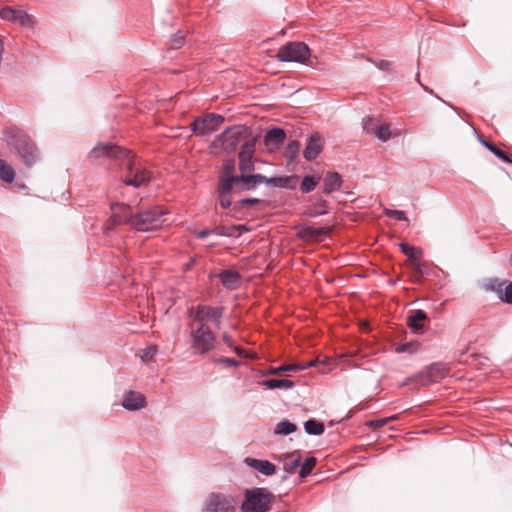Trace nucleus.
Instances as JSON below:
<instances>
[{"label": "nucleus", "instance_id": "f257e3e1", "mask_svg": "<svg viewBox=\"0 0 512 512\" xmlns=\"http://www.w3.org/2000/svg\"><path fill=\"white\" fill-rule=\"evenodd\" d=\"M2 140L14 151L27 169L35 166L41 159L40 150L30 135L17 125L6 126Z\"/></svg>", "mask_w": 512, "mask_h": 512}, {"label": "nucleus", "instance_id": "f03ea898", "mask_svg": "<svg viewBox=\"0 0 512 512\" xmlns=\"http://www.w3.org/2000/svg\"><path fill=\"white\" fill-rule=\"evenodd\" d=\"M91 163L100 164L105 161H117L127 170H133V156L131 151L111 142H100L88 153Z\"/></svg>", "mask_w": 512, "mask_h": 512}, {"label": "nucleus", "instance_id": "7ed1b4c3", "mask_svg": "<svg viewBox=\"0 0 512 512\" xmlns=\"http://www.w3.org/2000/svg\"><path fill=\"white\" fill-rule=\"evenodd\" d=\"M251 136V130L245 125H234L226 128L212 142L214 148H220L227 154L233 153L239 143Z\"/></svg>", "mask_w": 512, "mask_h": 512}, {"label": "nucleus", "instance_id": "20e7f679", "mask_svg": "<svg viewBox=\"0 0 512 512\" xmlns=\"http://www.w3.org/2000/svg\"><path fill=\"white\" fill-rule=\"evenodd\" d=\"M273 493L265 488H252L244 492L241 512H268L271 508Z\"/></svg>", "mask_w": 512, "mask_h": 512}, {"label": "nucleus", "instance_id": "39448f33", "mask_svg": "<svg viewBox=\"0 0 512 512\" xmlns=\"http://www.w3.org/2000/svg\"><path fill=\"white\" fill-rule=\"evenodd\" d=\"M224 312L225 307L222 305L210 306L199 304L189 308L187 315L196 325H208V322H212L216 328H220Z\"/></svg>", "mask_w": 512, "mask_h": 512}, {"label": "nucleus", "instance_id": "423d86ee", "mask_svg": "<svg viewBox=\"0 0 512 512\" xmlns=\"http://www.w3.org/2000/svg\"><path fill=\"white\" fill-rule=\"evenodd\" d=\"M191 348L196 354L206 355L216 345V335L209 325H196L190 332Z\"/></svg>", "mask_w": 512, "mask_h": 512}, {"label": "nucleus", "instance_id": "0eeeda50", "mask_svg": "<svg viewBox=\"0 0 512 512\" xmlns=\"http://www.w3.org/2000/svg\"><path fill=\"white\" fill-rule=\"evenodd\" d=\"M163 210L159 206H153L141 212L133 214L131 228L147 232L158 229L162 225Z\"/></svg>", "mask_w": 512, "mask_h": 512}, {"label": "nucleus", "instance_id": "6e6552de", "mask_svg": "<svg viewBox=\"0 0 512 512\" xmlns=\"http://www.w3.org/2000/svg\"><path fill=\"white\" fill-rule=\"evenodd\" d=\"M310 56V48L304 42H289L282 46L276 55L281 62H297L300 64H305Z\"/></svg>", "mask_w": 512, "mask_h": 512}, {"label": "nucleus", "instance_id": "1a4fd4ad", "mask_svg": "<svg viewBox=\"0 0 512 512\" xmlns=\"http://www.w3.org/2000/svg\"><path fill=\"white\" fill-rule=\"evenodd\" d=\"M225 118L216 113H208L203 117H197L191 123V131L199 137L211 135L224 123Z\"/></svg>", "mask_w": 512, "mask_h": 512}, {"label": "nucleus", "instance_id": "9d476101", "mask_svg": "<svg viewBox=\"0 0 512 512\" xmlns=\"http://www.w3.org/2000/svg\"><path fill=\"white\" fill-rule=\"evenodd\" d=\"M111 215L107 220L104 229L112 230L116 226L132 224V211L130 205L122 202H112L110 204Z\"/></svg>", "mask_w": 512, "mask_h": 512}, {"label": "nucleus", "instance_id": "9b49d317", "mask_svg": "<svg viewBox=\"0 0 512 512\" xmlns=\"http://www.w3.org/2000/svg\"><path fill=\"white\" fill-rule=\"evenodd\" d=\"M235 509L233 497L212 492L204 503L203 512H235Z\"/></svg>", "mask_w": 512, "mask_h": 512}, {"label": "nucleus", "instance_id": "f8f14e48", "mask_svg": "<svg viewBox=\"0 0 512 512\" xmlns=\"http://www.w3.org/2000/svg\"><path fill=\"white\" fill-rule=\"evenodd\" d=\"M257 139L254 137L244 142L239 152V170L241 173L254 171L253 156L255 154V145Z\"/></svg>", "mask_w": 512, "mask_h": 512}, {"label": "nucleus", "instance_id": "ddd939ff", "mask_svg": "<svg viewBox=\"0 0 512 512\" xmlns=\"http://www.w3.org/2000/svg\"><path fill=\"white\" fill-rule=\"evenodd\" d=\"M229 179H233L235 191L240 192L251 190L266 181V177L261 174L247 175L246 173H241L239 177H230Z\"/></svg>", "mask_w": 512, "mask_h": 512}, {"label": "nucleus", "instance_id": "4468645a", "mask_svg": "<svg viewBox=\"0 0 512 512\" xmlns=\"http://www.w3.org/2000/svg\"><path fill=\"white\" fill-rule=\"evenodd\" d=\"M448 373V368L443 363H432L424 371L419 373L418 378L423 381L424 384L438 382L443 379Z\"/></svg>", "mask_w": 512, "mask_h": 512}, {"label": "nucleus", "instance_id": "2eb2a0df", "mask_svg": "<svg viewBox=\"0 0 512 512\" xmlns=\"http://www.w3.org/2000/svg\"><path fill=\"white\" fill-rule=\"evenodd\" d=\"M132 177L122 179L124 185L133 186L135 188H139L143 185H147L151 180V175L148 170L145 168H138L135 165V161L133 160V170L132 172L128 170Z\"/></svg>", "mask_w": 512, "mask_h": 512}, {"label": "nucleus", "instance_id": "dca6fc26", "mask_svg": "<svg viewBox=\"0 0 512 512\" xmlns=\"http://www.w3.org/2000/svg\"><path fill=\"white\" fill-rule=\"evenodd\" d=\"M324 147V139L318 133L311 134L308 138L303 156L307 161L316 159L322 152Z\"/></svg>", "mask_w": 512, "mask_h": 512}, {"label": "nucleus", "instance_id": "f3484780", "mask_svg": "<svg viewBox=\"0 0 512 512\" xmlns=\"http://www.w3.org/2000/svg\"><path fill=\"white\" fill-rule=\"evenodd\" d=\"M233 189H235V186L233 185V179L224 178L219 181L218 194L222 208L227 209L231 206L232 200L230 193Z\"/></svg>", "mask_w": 512, "mask_h": 512}, {"label": "nucleus", "instance_id": "a211bd4d", "mask_svg": "<svg viewBox=\"0 0 512 512\" xmlns=\"http://www.w3.org/2000/svg\"><path fill=\"white\" fill-rule=\"evenodd\" d=\"M286 133L282 128H272L265 133L264 144L269 150L278 148L285 141Z\"/></svg>", "mask_w": 512, "mask_h": 512}, {"label": "nucleus", "instance_id": "6ab92c4d", "mask_svg": "<svg viewBox=\"0 0 512 512\" xmlns=\"http://www.w3.org/2000/svg\"><path fill=\"white\" fill-rule=\"evenodd\" d=\"M122 405L129 411L139 410L146 406V398L142 393L131 390L125 394Z\"/></svg>", "mask_w": 512, "mask_h": 512}, {"label": "nucleus", "instance_id": "aec40b11", "mask_svg": "<svg viewBox=\"0 0 512 512\" xmlns=\"http://www.w3.org/2000/svg\"><path fill=\"white\" fill-rule=\"evenodd\" d=\"M299 182V178L297 175L290 176H280V177H266L267 185H271L273 187L286 188V189H295Z\"/></svg>", "mask_w": 512, "mask_h": 512}, {"label": "nucleus", "instance_id": "412c9836", "mask_svg": "<svg viewBox=\"0 0 512 512\" xmlns=\"http://www.w3.org/2000/svg\"><path fill=\"white\" fill-rule=\"evenodd\" d=\"M222 285L229 290H235L240 286L241 276L238 271L223 270L218 274Z\"/></svg>", "mask_w": 512, "mask_h": 512}, {"label": "nucleus", "instance_id": "4be33fe9", "mask_svg": "<svg viewBox=\"0 0 512 512\" xmlns=\"http://www.w3.org/2000/svg\"><path fill=\"white\" fill-rule=\"evenodd\" d=\"M245 463L249 467L259 471L265 476H271L276 472V466L268 460H260L248 457L245 459Z\"/></svg>", "mask_w": 512, "mask_h": 512}, {"label": "nucleus", "instance_id": "5701e85b", "mask_svg": "<svg viewBox=\"0 0 512 512\" xmlns=\"http://www.w3.org/2000/svg\"><path fill=\"white\" fill-rule=\"evenodd\" d=\"M250 231V228L245 225H232V226H219L213 229L215 235L225 237H239L242 234Z\"/></svg>", "mask_w": 512, "mask_h": 512}, {"label": "nucleus", "instance_id": "b1692460", "mask_svg": "<svg viewBox=\"0 0 512 512\" xmlns=\"http://www.w3.org/2000/svg\"><path fill=\"white\" fill-rule=\"evenodd\" d=\"M342 177L338 172H329L324 178L323 192L325 194L333 193L342 186Z\"/></svg>", "mask_w": 512, "mask_h": 512}, {"label": "nucleus", "instance_id": "393cba45", "mask_svg": "<svg viewBox=\"0 0 512 512\" xmlns=\"http://www.w3.org/2000/svg\"><path fill=\"white\" fill-rule=\"evenodd\" d=\"M16 177V173L12 165L6 160L0 159V180L5 183H13Z\"/></svg>", "mask_w": 512, "mask_h": 512}, {"label": "nucleus", "instance_id": "a878e982", "mask_svg": "<svg viewBox=\"0 0 512 512\" xmlns=\"http://www.w3.org/2000/svg\"><path fill=\"white\" fill-rule=\"evenodd\" d=\"M482 145L487 148L491 153H493L496 157L501 159L502 161L506 163L512 164V154H507L505 151L499 149L495 144L486 141V140H480Z\"/></svg>", "mask_w": 512, "mask_h": 512}, {"label": "nucleus", "instance_id": "bb28decb", "mask_svg": "<svg viewBox=\"0 0 512 512\" xmlns=\"http://www.w3.org/2000/svg\"><path fill=\"white\" fill-rule=\"evenodd\" d=\"M398 247L400 248L402 253H404L407 256L408 260L411 262H414L417 259H421L422 255H423V252L420 248L411 246L406 243H399Z\"/></svg>", "mask_w": 512, "mask_h": 512}, {"label": "nucleus", "instance_id": "cd10ccee", "mask_svg": "<svg viewBox=\"0 0 512 512\" xmlns=\"http://www.w3.org/2000/svg\"><path fill=\"white\" fill-rule=\"evenodd\" d=\"M261 385L268 389L285 388L291 389L294 387V382L289 379H267L261 382Z\"/></svg>", "mask_w": 512, "mask_h": 512}, {"label": "nucleus", "instance_id": "c85d7f7f", "mask_svg": "<svg viewBox=\"0 0 512 512\" xmlns=\"http://www.w3.org/2000/svg\"><path fill=\"white\" fill-rule=\"evenodd\" d=\"M428 316L423 310H416L408 318V325L414 330H419L423 327L422 322L427 320Z\"/></svg>", "mask_w": 512, "mask_h": 512}, {"label": "nucleus", "instance_id": "c756f323", "mask_svg": "<svg viewBox=\"0 0 512 512\" xmlns=\"http://www.w3.org/2000/svg\"><path fill=\"white\" fill-rule=\"evenodd\" d=\"M504 285H506V280H499L498 278H490L484 282L483 288L486 291L495 292L498 295V297H500V295L503 291Z\"/></svg>", "mask_w": 512, "mask_h": 512}, {"label": "nucleus", "instance_id": "7c9ffc66", "mask_svg": "<svg viewBox=\"0 0 512 512\" xmlns=\"http://www.w3.org/2000/svg\"><path fill=\"white\" fill-rule=\"evenodd\" d=\"M301 144L297 140L290 141L285 148V157L288 163H292L296 160L300 153Z\"/></svg>", "mask_w": 512, "mask_h": 512}, {"label": "nucleus", "instance_id": "2f4dec72", "mask_svg": "<svg viewBox=\"0 0 512 512\" xmlns=\"http://www.w3.org/2000/svg\"><path fill=\"white\" fill-rule=\"evenodd\" d=\"M305 432L309 435H321L324 430V424L315 419H309L304 423Z\"/></svg>", "mask_w": 512, "mask_h": 512}, {"label": "nucleus", "instance_id": "473e14b6", "mask_svg": "<svg viewBox=\"0 0 512 512\" xmlns=\"http://www.w3.org/2000/svg\"><path fill=\"white\" fill-rule=\"evenodd\" d=\"M297 430V426L289 420H282L276 424L274 433L276 435H289Z\"/></svg>", "mask_w": 512, "mask_h": 512}, {"label": "nucleus", "instance_id": "72a5a7b5", "mask_svg": "<svg viewBox=\"0 0 512 512\" xmlns=\"http://www.w3.org/2000/svg\"><path fill=\"white\" fill-rule=\"evenodd\" d=\"M326 213L327 201L323 198H318L313 204V207L311 208V211L308 213V215L311 217H317L320 215H325Z\"/></svg>", "mask_w": 512, "mask_h": 512}, {"label": "nucleus", "instance_id": "f704fd0d", "mask_svg": "<svg viewBox=\"0 0 512 512\" xmlns=\"http://www.w3.org/2000/svg\"><path fill=\"white\" fill-rule=\"evenodd\" d=\"M16 23H19L22 27L32 28L35 24V21L32 15L23 10H17Z\"/></svg>", "mask_w": 512, "mask_h": 512}, {"label": "nucleus", "instance_id": "c9c22d12", "mask_svg": "<svg viewBox=\"0 0 512 512\" xmlns=\"http://www.w3.org/2000/svg\"><path fill=\"white\" fill-rule=\"evenodd\" d=\"M320 178H316L314 176L306 175L301 183L300 190L303 193L312 192L319 183Z\"/></svg>", "mask_w": 512, "mask_h": 512}, {"label": "nucleus", "instance_id": "e433bc0d", "mask_svg": "<svg viewBox=\"0 0 512 512\" xmlns=\"http://www.w3.org/2000/svg\"><path fill=\"white\" fill-rule=\"evenodd\" d=\"M420 349V343L417 341H410L406 343H400L395 346V351L397 353H410L413 354Z\"/></svg>", "mask_w": 512, "mask_h": 512}, {"label": "nucleus", "instance_id": "4c0bfd02", "mask_svg": "<svg viewBox=\"0 0 512 512\" xmlns=\"http://www.w3.org/2000/svg\"><path fill=\"white\" fill-rule=\"evenodd\" d=\"M315 465H316L315 457L306 458L302 464L300 463L299 476L301 478L307 477L312 472Z\"/></svg>", "mask_w": 512, "mask_h": 512}, {"label": "nucleus", "instance_id": "58836bf2", "mask_svg": "<svg viewBox=\"0 0 512 512\" xmlns=\"http://www.w3.org/2000/svg\"><path fill=\"white\" fill-rule=\"evenodd\" d=\"M299 371V364H287L278 367L270 368L267 372L268 375H278L283 372Z\"/></svg>", "mask_w": 512, "mask_h": 512}, {"label": "nucleus", "instance_id": "ea45409f", "mask_svg": "<svg viewBox=\"0 0 512 512\" xmlns=\"http://www.w3.org/2000/svg\"><path fill=\"white\" fill-rule=\"evenodd\" d=\"M260 203H266V202L263 200H260L258 198H244V199L239 200L237 203H235L233 210L238 211L240 209L250 207L252 205L260 204Z\"/></svg>", "mask_w": 512, "mask_h": 512}, {"label": "nucleus", "instance_id": "a19ab883", "mask_svg": "<svg viewBox=\"0 0 512 512\" xmlns=\"http://www.w3.org/2000/svg\"><path fill=\"white\" fill-rule=\"evenodd\" d=\"M330 232L329 227H320V228H313V227H306L303 229V234L305 236L309 237H318L321 235H327Z\"/></svg>", "mask_w": 512, "mask_h": 512}, {"label": "nucleus", "instance_id": "79ce46f5", "mask_svg": "<svg viewBox=\"0 0 512 512\" xmlns=\"http://www.w3.org/2000/svg\"><path fill=\"white\" fill-rule=\"evenodd\" d=\"M375 135L383 142L388 141L391 138L390 126L388 124H381L376 128Z\"/></svg>", "mask_w": 512, "mask_h": 512}, {"label": "nucleus", "instance_id": "37998d69", "mask_svg": "<svg viewBox=\"0 0 512 512\" xmlns=\"http://www.w3.org/2000/svg\"><path fill=\"white\" fill-rule=\"evenodd\" d=\"M17 9L6 6L0 9V18L12 23H16Z\"/></svg>", "mask_w": 512, "mask_h": 512}, {"label": "nucleus", "instance_id": "c03bdc74", "mask_svg": "<svg viewBox=\"0 0 512 512\" xmlns=\"http://www.w3.org/2000/svg\"><path fill=\"white\" fill-rule=\"evenodd\" d=\"M235 170V160L234 159H228L223 163V169L222 174L224 178H230V177H238L237 175H233V172Z\"/></svg>", "mask_w": 512, "mask_h": 512}, {"label": "nucleus", "instance_id": "a18cd8bd", "mask_svg": "<svg viewBox=\"0 0 512 512\" xmlns=\"http://www.w3.org/2000/svg\"><path fill=\"white\" fill-rule=\"evenodd\" d=\"M426 264L424 262L421 261V259H417L416 261L413 262V269L416 273L415 275V281L416 282H419L420 279L422 278V276L424 274H426Z\"/></svg>", "mask_w": 512, "mask_h": 512}, {"label": "nucleus", "instance_id": "49530a36", "mask_svg": "<svg viewBox=\"0 0 512 512\" xmlns=\"http://www.w3.org/2000/svg\"><path fill=\"white\" fill-rule=\"evenodd\" d=\"M300 463H301L300 456H297V457L291 459L289 462H286L284 464V470L286 472V475L284 476V478H286L287 475L293 474L294 471L300 466Z\"/></svg>", "mask_w": 512, "mask_h": 512}, {"label": "nucleus", "instance_id": "de8ad7c7", "mask_svg": "<svg viewBox=\"0 0 512 512\" xmlns=\"http://www.w3.org/2000/svg\"><path fill=\"white\" fill-rule=\"evenodd\" d=\"M499 299L504 303L512 304V282L506 281Z\"/></svg>", "mask_w": 512, "mask_h": 512}, {"label": "nucleus", "instance_id": "09e8293b", "mask_svg": "<svg viewBox=\"0 0 512 512\" xmlns=\"http://www.w3.org/2000/svg\"><path fill=\"white\" fill-rule=\"evenodd\" d=\"M384 214L388 217L394 218L399 221H406L407 217L404 211L400 210H392V209H384Z\"/></svg>", "mask_w": 512, "mask_h": 512}, {"label": "nucleus", "instance_id": "8fccbe9b", "mask_svg": "<svg viewBox=\"0 0 512 512\" xmlns=\"http://www.w3.org/2000/svg\"><path fill=\"white\" fill-rule=\"evenodd\" d=\"M185 44V36L180 32L174 34L171 38V48L179 49Z\"/></svg>", "mask_w": 512, "mask_h": 512}, {"label": "nucleus", "instance_id": "3c124183", "mask_svg": "<svg viewBox=\"0 0 512 512\" xmlns=\"http://www.w3.org/2000/svg\"><path fill=\"white\" fill-rule=\"evenodd\" d=\"M375 66L383 71H390L392 69V63L388 60H379L374 62Z\"/></svg>", "mask_w": 512, "mask_h": 512}, {"label": "nucleus", "instance_id": "603ef678", "mask_svg": "<svg viewBox=\"0 0 512 512\" xmlns=\"http://www.w3.org/2000/svg\"><path fill=\"white\" fill-rule=\"evenodd\" d=\"M391 418H383V419H376V420H371L367 423L368 426L370 427H382L384 426L388 420H390Z\"/></svg>", "mask_w": 512, "mask_h": 512}, {"label": "nucleus", "instance_id": "864d4df0", "mask_svg": "<svg viewBox=\"0 0 512 512\" xmlns=\"http://www.w3.org/2000/svg\"><path fill=\"white\" fill-rule=\"evenodd\" d=\"M218 362L220 363H224L228 366H231V367H237L239 366V362L233 358H228V357H222L218 360Z\"/></svg>", "mask_w": 512, "mask_h": 512}, {"label": "nucleus", "instance_id": "5fc2aeb1", "mask_svg": "<svg viewBox=\"0 0 512 512\" xmlns=\"http://www.w3.org/2000/svg\"><path fill=\"white\" fill-rule=\"evenodd\" d=\"M211 234H214L213 229L212 230L203 229V230L198 231L196 233V236L199 239H203V238H205V237H207L208 235H211Z\"/></svg>", "mask_w": 512, "mask_h": 512}, {"label": "nucleus", "instance_id": "6e6d98bb", "mask_svg": "<svg viewBox=\"0 0 512 512\" xmlns=\"http://www.w3.org/2000/svg\"><path fill=\"white\" fill-rule=\"evenodd\" d=\"M222 340L228 347H234L233 339L228 333L222 335Z\"/></svg>", "mask_w": 512, "mask_h": 512}, {"label": "nucleus", "instance_id": "4d7b16f0", "mask_svg": "<svg viewBox=\"0 0 512 512\" xmlns=\"http://www.w3.org/2000/svg\"><path fill=\"white\" fill-rule=\"evenodd\" d=\"M317 363V361L315 360H312V361H309V362H304V363H298L299 364V370H305L307 368H310V367H313L315 366Z\"/></svg>", "mask_w": 512, "mask_h": 512}, {"label": "nucleus", "instance_id": "13d9d810", "mask_svg": "<svg viewBox=\"0 0 512 512\" xmlns=\"http://www.w3.org/2000/svg\"><path fill=\"white\" fill-rule=\"evenodd\" d=\"M156 353V348L155 347H149L146 351H145V357H153V355Z\"/></svg>", "mask_w": 512, "mask_h": 512}, {"label": "nucleus", "instance_id": "bf43d9fd", "mask_svg": "<svg viewBox=\"0 0 512 512\" xmlns=\"http://www.w3.org/2000/svg\"><path fill=\"white\" fill-rule=\"evenodd\" d=\"M231 348H232V349L237 353V355H239V356H242V355H243V353H244V349H243V348H241V347H239V346H235V345H234V347H231Z\"/></svg>", "mask_w": 512, "mask_h": 512}, {"label": "nucleus", "instance_id": "052dcab7", "mask_svg": "<svg viewBox=\"0 0 512 512\" xmlns=\"http://www.w3.org/2000/svg\"><path fill=\"white\" fill-rule=\"evenodd\" d=\"M509 264L511 265L512 267V252H511V255H510V258H509Z\"/></svg>", "mask_w": 512, "mask_h": 512}]
</instances>
